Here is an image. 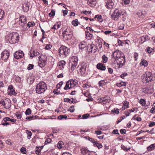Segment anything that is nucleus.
<instances>
[{
	"label": "nucleus",
	"instance_id": "nucleus-48",
	"mask_svg": "<svg viewBox=\"0 0 155 155\" xmlns=\"http://www.w3.org/2000/svg\"><path fill=\"white\" fill-rule=\"evenodd\" d=\"M31 110L30 108H28L25 112V114L26 115H30L31 113Z\"/></svg>",
	"mask_w": 155,
	"mask_h": 155
},
{
	"label": "nucleus",
	"instance_id": "nucleus-46",
	"mask_svg": "<svg viewBox=\"0 0 155 155\" xmlns=\"http://www.w3.org/2000/svg\"><path fill=\"white\" fill-rule=\"evenodd\" d=\"M111 112L117 114L119 113V109L117 108H114L111 110Z\"/></svg>",
	"mask_w": 155,
	"mask_h": 155
},
{
	"label": "nucleus",
	"instance_id": "nucleus-64",
	"mask_svg": "<svg viewBox=\"0 0 155 155\" xmlns=\"http://www.w3.org/2000/svg\"><path fill=\"white\" fill-rule=\"evenodd\" d=\"M52 47V45L50 44L47 45L45 46V48L46 49L49 50Z\"/></svg>",
	"mask_w": 155,
	"mask_h": 155
},
{
	"label": "nucleus",
	"instance_id": "nucleus-54",
	"mask_svg": "<svg viewBox=\"0 0 155 155\" xmlns=\"http://www.w3.org/2000/svg\"><path fill=\"white\" fill-rule=\"evenodd\" d=\"M120 64H118V63H117V64L119 65L118 67V68H120L122 67V66L125 63V62L124 63V61L122 62L121 60H119Z\"/></svg>",
	"mask_w": 155,
	"mask_h": 155
},
{
	"label": "nucleus",
	"instance_id": "nucleus-13",
	"mask_svg": "<svg viewBox=\"0 0 155 155\" xmlns=\"http://www.w3.org/2000/svg\"><path fill=\"white\" fill-rule=\"evenodd\" d=\"M143 91L146 94H151L153 92V86L150 85L147 86L143 89Z\"/></svg>",
	"mask_w": 155,
	"mask_h": 155
},
{
	"label": "nucleus",
	"instance_id": "nucleus-56",
	"mask_svg": "<svg viewBox=\"0 0 155 155\" xmlns=\"http://www.w3.org/2000/svg\"><path fill=\"white\" fill-rule=\"evenodd\" d=\"M89 116H90L89 114H83L82 115V118L83 119H87Z\"/></svg>",
	"mask_w": 155,
	"mask_h": 155
},
{
	"label": "nucleus",
	"instance_id": "nucleus-47",
	"mask_svg": "<svg viewBox=\"0 0 155 155\" xmlns=\"http://www.w3.org/2000/svg\"><path fill=\"white\" fill-rule=\"evenodd\" d=\"M63 142L60 141L58 142L57 144V147L59 149H61L62 147Z\"/></svg>",
	"mask_w": 155,
	"mask_h": 155
},
{
	"label": "nucleus",
	"instance_id": "nucleus-26",
	"mask_svg": "<svg viewBox=\"0 0 155 155\" xmlns=\"http://www.w3.org/2000/svg\"><path fill=\"white\" fill-rule=\"evenodd\" d=\"M147 14V12L145 11L142 10V11H140L137 13V15L139 16H145Z\"/></svg>",
	"mask_w": 155,
	"mask_h": 155
},
{
	"label": "nucleus",
	"instance_id": "nucleus-2",
	"mask_svg": "<svg viewBox=\"0 0 155 155\" xmlns=\"http://www.w3.org/2000/svg\"><path fill=\"white\" fill-rule=\"evenodd\" d=\"M47 89V86L44 82H41L36 86L35 91L38 94L44 93Z\"/></svg>",
	"mask_w": 155,
	"mask_h": 155
},
{
	"label": "nucleus",
	"instance_id": "nucleus-32",
	"mask_svg": "<svg viewBox=\"0 0 155 155\" xmlns=\"http://www.w3.org/2000/svg\"><path fill=\"white\" fill-rule=\"evenodd\" d=\"M94 146L97 147L98 149L101 148L103 147L101 143H98L97 141H96L95 144H94Z\"/></svg>",
	"mask_w": 155,
	"mask_h": 155
},
{
	"label": "nucleus",
	"instance_id": "nucleus-31",
	"mask_svg": "<svg viewBox=\"0 0 155 155\" xmlns=\"http://www.w3.org/2000/svg\"><path fill=\"white\" fill-rule=\"evenodd\" d=\"M96 45L100 49L102 47V42L101 40H99L96 42Z\"/></svg>",
	"mask_w": 155,
	"mask_h": 155
},
{
	"label": "nucleus",
	"instance_id": "nucleus-49",
	"mask_svg": "<svg viewBox=\"0 0 155 155\" xmlns=\"http://www.w3.org/2000/svg\"><path fill=\"white\" fill-rule=\"evenodd\" d=\"M67 118V116L65 115H60V116H59L58 117V119L60 120H62V119H63V118L66 119Z\"/></svg>",
	"mask_w": 155,
	"mask_h": 155
},
{
	"label": "nucleus",
	"instance_id": "nucleus-33",
	"mask_svg": "<svg viewBox=\"0 0 155 155\" xmlns=\"http://www.w3.org/2000/svg\"><path fill=\"white\" fill-rule=\"evenodd\" d=\"M94 18H97V20L100 22H102L103 21L102 16L101 15H96Z\"/></svg>",
	"mask_w": 155,
	"mask_h": 155
},
{
	"label": "nucleus",
	"instance_id": "nucleus-10",
	"mask_svg": "<svg viewBox=\"0 0 155 155\" xmlns=\"http://www.w3.org/2000/svg\"><path fill=\"white\" fill-rule=\"evenodd\" d=\"M39 57V61L38 62V65L41 68L44 67L46 63L47 58L45 55H42Z\"/></svg>",
	"mask_w": 155,
	"mask_h": 155
},
{
	"label": "nucleus",
	"instance_id": "nucleus-61",
	"mask_svg": "<svg viewBox=\"0 0 155 155\" xmlns=\"http://www.w3.org/2000/svg\"><path fill=\"white\" fill-rule=\"evenodd\" d=\"M94 133L97 135H99L101 134L102 132L100 130H96L95 131Z\"/></svg>",
	"mask_w": 155,
	"mask_h": 155
},
{
	"label": "nucleus",
	"instance_id": "nucleus-28",
	"mask_svg": "<svg viewBox=\"0 0 155 155\" xmlns=\"http://www.w3.org/2000/svg\"><path fill=\"white\" fill-rule=\"evenodd\" d=\"M61 26V23L60 22L57 23L52 28V29H58L60 28Z\"/></svg>",
	"mask_w": 155,
	"mask_h": 155
},
{
	"label": "nucleus",
	"instance_id": "nucleus-44",
	"mask_svg": "<svg viewBox=\"0 0 155 155\" xmlns=\"http://www.w3.org/2000/svg\"><path fill=\"white\" fill-rule=\"evenodd\" d=\"M36 117H37V116H29L26 117V119L27 120H32L35 119Z\"/></svg>",
	"mask_w": 155,
	"mask_h": 155
},
{
	"label": "nucleus",
	"instance_id": "nucleus-9",
	"mask_svg": "<svg viewBox=\"0 0 155 155\" xmlns=\"http://www.w3.org/2000/svg\"><path fill=\"white\" fill-rule=\"evenodd\" d=\"M0 104L6 109H8L11 107V103L10 100L6 98L0 101Z\"/></svg>",
	"mask_w": 155,
	"mask_h": 155
},
{
	"label": "nucleus",
	"instance_id": "nucleus-42",
	"mask_svg": "<svg viewBox=\"0 0 155 155\" xmlns=\"http://www.w3.org/2000/svg\"><path fill=\"white\" fill-rule=\"evenodd\" d=\"M110 100L108 98H104L102 100V102L104 104H106L109 102Z\"/></svg>",
	"mask_w": 155,
	"mask_h": 155
},
{
	"label": "nucleus",
	"instance_id": "nucleus-60",
	"mask_svg": "<svg viewBox=\"0 0 155 155\" xmlns=\"http://www.w3.org/2000/svg\"><path fill=\"white\" fill-rule=\"evenodd\" d=\"M34 66V65L30 64L28 65V66L27 68V69L28 70H30L31 69H32L33 68Z\"/></svg>",
	"mask_w": 155,
	"mask_h": 155
},
{
	"label": "nucleus",
	"instance_id": "nucleus-55",
	"mask_svg": "<svg viewBox=\"0 0 155 155\" xmlns=\"http://www.w3.org/2000/svg\"><path fill=\"white\" fill-rule=\"evenodd\" d=\"M105 82L104 80H101L99 82V84L100 86H102L103 85H105Z\"/></svg>",
	"mask_w": 155,
	"mask_h": 155
},
{
	"label": "nucleus",
	"instance_id": "nucleus-58",
	"mask_svg": "<svg viewBox=\"0 0 155 155\" xmlns=\"http://www.w3.org/2000/svg\"><path fill=\"white\" fill-rule=\"evenodd\" d=\"M16 116L17 117V118L18 119H20L21 120V118H22L21 117V114H16Z\"/></svg>",
	"mask_w": 155,
	"mask_h": 155
},
{
	"label": "nucleus",
	"instance_id": "nucleus-27",
	"mask_svg": "<svg viewBox=\"0 0 155 155\" xmlns=\"http://www.w3.org/2000/svg\"><path fill=\"white\" fill-rule=\"evenodd\" d=\"M149 40L148 36H142L140 38L141 43L142 44L145 41H148Z\"/></svg>",
	"mask_w": 155,
	"mask_h": 155
},
{
	"label": "nucleus",
	"instance_id": "nucleus-41",
	"mask_svg": "<svg viewBox=\"0 0 155 155\" xmlns=\"http://www.w3.org/2000/svg\"><path fill=\"white\" fill-rule=\"evenodd\" d=\"M139 103L143 106H144L146 104V101L143 99H141L140 100Z\"/></svg>",
	"mask_w": 155,
	"mask_h": 155
},
{
	"label": "nucleus",
	"instance_id": "nucleus-20",
	"mask_svg": "<svg viewBox=\"0 0 155 155\" xmlns=\"http://www.w3.org/2000/svg\"><path fill=\"white\" fill-rule=\"evenodd\" d=\"M69 84L70 85V88H72L74 87L77 84V82L76 81L73 80H71L69 81Z\"/></svg>",
	"mask_w": 155,
	"mask_h": 155
},
{
	"label": "nucleus",
	"instance_id": "nucleus-50",
	"mask_svg": "<svg viewBox=\"0 0 155 155\" xmlns=\"http://www.w3.org/2000/svg\"><path fill=\"white\" fill-rule=\"evenodd\" d=\"M20 151L21 153L23 154H25L26 153V149L24 147H22Z\"/></svg>",
	"mask_w": 155,
	"mask_h": 155
},
{
	"label": "nucleus",
	"instance_id": "nucleus-45",
	"mask_svg": "<svg viewBox=\"0 0 155 155\" xmlns=\"http://www.w3.org/2000/svg\"><path fill=\"white\" fill-rule=\"evenodd\" d=\"M94 46V45L88 44L87 46V49L88 51L90 52V51H91V49Z\"/></svg>",
	"mask_w": 155,
	"mask_h": 155
},
{
	"label": "nucleus",
	"instance_id": "nucleus-51",
	"mask_svg": "<svg viewBox=\"0 0 155 155\" xmlns=\"http://www.w3.org/2000/svg\"><path fill=\"white\" fill-rule=\"evenodd\" d=\"M129 102L127 101H125L123 104V106L124 107H126V108H128L129 106Z\"/></svg>",
	"mask_w": 155,
	"mask_h": 155
},
{
	"label": "nucleus",
	"instance_id": "nucleus-37",
	"mask_svg": "<svg viewBox=\"0 0 155 155\" xmlns=\"http://www.w3.org/2000/svg\"><path fill=\"white\" fill-rule=\"evenodd\" d=\"M5 13L4 11L0 9V20L3 18Z\"/></svg>",
	"mask_w": 155,
	"mask_h": 155
},
{
	"label": "nucleus",
	"instance_id": "nucleus-53",
	"mask_svg": "<svg viewBox=\"0 0 155 155\" xmlns=\"http://www.w3.org/2000/svg\"><path fill=\"white\" fill-rule=\"evenodd\" d=\"M97 48L94 45V46L92 48V49H91V51H90V52L94 53L96 51Z\"/></svg>",
	"mask_w": 155,
	"mask_h": 155
},
{
	"label": "nucleus",
	"instance_id": "nucleus-21",
	"mask_svg": "<svg viewBox=\"0 0 155 155\" xmlns=\"http://www.w3.org/2000/svg\"><path fill=\"white\" fill-rule=\"evenodd\" d=\"M97 68L99 69L102 71L105 70L106 69L105 66L103 64L101 63H98L97 65Z\"/></svg>",
	"mask_w": 155,
	"mask_h": 155
},
{
	"label": "nucleus",
	"instance_id": "nucleus-30",
	"mask_svg": "<svg viewBox=\"0 0 155 155\" xmlns=\"http://www.w3.org/2000/svg\"><path fill=\"white\" fill-rule=\"evenodd\" d=\"M155 148V143L151 144L147 148V150L149 151H151L153 150Z\"/></svg>",
	"mask_w": 155,
	"mask_h": 155
},
{
	"label": "nucleus",
	"instance_id": "nucleus-3",
	"mask_svg": "<svg viewBox=\"0 0 155 155\" xmlns=\"http://www.w3.org/2000/svg\"><path fill=\"white\" fill-rule=\"evenodd\" d=\"M112 56L116 61L124 60V63L125 62V59L123 54L118 50H117L113 52Z\"/></svg>",
	"mask_w": 155,
	"mask_h": 155
},
{
	"label": "nucleus",
	"instance_id": "nucleus-29",
	"mask_svg": "<svg viewBox=\"0 0 155 155\" xmlns=\"http://www.w3.org/2000/svg\"><path fill=\"white\" fill-rule=\"evenodd\" d=\"M148 64V63L147 61L144 59H142L140 63L141 65L144 66L145 67L147 66Z\"/></svg>",
	"mask_w": 155,
	"mask_h": 155
},
{
	"label": "nucleus",
	"instance_id": "nucleus-57",
	"mask_svg": "<svg viewBox=\"0 0 155 155\" xmlns=\"http://www.w3.org/2000/svg\"><path fill=\"white\" fill-rule=\"evenodd\" d=\"M91 13V11H82L81 13L84 14H85V15L87 14H90Z\"/></svg>",
	"mask_w": 155,
	"mask_h": 155
},
{
	"label": "nucleus",
	"instance_id": "nucleus-35",
	"mask_svg": "<svg viewBox=\"0 0 155 155\" xmlns=\"http://www.w3.org/2000/svg\"><path fill=\"white\" fill-rule=\"evenodd\" d=\"M126 85V83L124 82H120L119 83H117V86L119 87H121L123 86H125Z\"/></svg>",
	"mask_w": 155,
	"mask_h": 155
},
{
	"label": "nucleus",
	"instance_id": "nucleus-36",
	"mask_svg": "<svg viewBox=\"0 0 155 155\" xmlns=\"http://www.w3.org/2000/svg\"><path fill=\"white\" fill-rule=\"evenodd\" d=\"M85 35L86 37L87 38H91L92 37V34H90V33L88 31H85Z\"/></svg>",
	"mask_w": 155,
	"mask_h": 155
},
{
	"label": "nucleus",
	"instance_id": "nucleus-19",
	"mask_svg": "<svg viewBox=\"0 0 155 155\" xmlns=\"http://www.w3.org/2000/svg\"><path fill=\"white\" fill-rule=\"evenodd\" d=\"M33 54L31 53V52H30V54H29V55L30 57L33 58V57L35 56H39L40 53H39L37 50H34L33 51Z\"/></svg>",
	"mask_w": 155,
	"mask_h": 155
},
{
	"label": "nucleus",
	"instance_id": "nucleus-25",
	"mask_svg": "<svg viewBox=\"0 0 155 155\" xmlns=\"http://www.w3.org/2000/svg\"><path fill=\"white\" fill-rule=\"evenodd\" d=\"M81 151L82 153L83 154H85L89 153V151L87 148L82 147L81 149Z\"/></svg>",
	"mask_w": 155,
	"mask_h": 155
},
{
	"label": "nucleus",
	"instance_id": "nucleus-11",
	"mask_svg": "<svg viewBox=\"0 0 155 155\" xmlns=\"http://www.w3.org/2000/svg\"><path fill=\"white\" fill-rule=\"evenodd\" d=\"M62 34L65 39H69L72 36V31L70 30H65L63 31Z\"/></svg>",
	"mask_w": 155,
	"mask_h": 155
},
{
	"label": "nucleus",
	"instance_id": "nucleus-12",
	"mask_svg": "<svg viewBox=\"0 0 155 155\" xmlns=\"http://www.w3.org/2000/svg\"><path fill=\"white\" fill-rule=\"evenodd\" d=\"M78 59L76 57L73 56L71 59V70L72 71H74L76 68L78 63Z\"/></svg>",
	"mask_w": 155,
	"mask_h": 155
},
{
	"label": "nucleus",
	"instance_id": "nucleus-6",
	"mask_svg": "<svg viewBox=\"0 0 155 155\" xmlns=\"http://www.w3.org/2000/svg\"><path fill=\"white\" fill-rule=\"evenodd\" d=\"M87 66V64L84 62L78 66V72L81 76H85L86 74Z\"/></svg>",
	"mask_w": 155,
	"mask_h": 155
},
{
	"label": "nucleus",
	"instance_id": "nucleus-59",
	"mask_svg": "<svg viewBox=\"0 0 155 155\" xmlns=\"http://www.w3.org/2000/svg\"><path fill=\"white\" fill-rule=\"evenodd\" d=\"M130 0H124V3H122L123 5L124 6L125 5L128 4L130 2Z\"/></svg>",
	"mask_w": 155,
	"mask_h": 155
},
{
	"label": "nucleus",
	"instance_id": "nucleus-1",
	"mask_svg": "<svg viewBox=\"0 0 155 155\" xmlns=\"http://www.w3.org/2000/svg\"><path fill=\"white\" fill-rule=\"evenodd\" d=\"M19 24L20 26L23 28H27V26L28 28L34 26L35 23L33 21L29 22L27 24V18L24 15H22L20 17L19 20Z\"/></svg>",
	"mask_w": 155,
	"mask_h": 155
},
{
	"label": "nucleus",
	"instance_id": "nucleus-52",
	"mask_svg": "<svg viewBox=\"0 0 155 155\" xmlns=\"http://www.w3.org/2000/svg\"><path fill=\"white\" fill-rule=\"evenodd\" d=\"M55 12L54 10H52L50 13H49V15L50 16H52L55 15Z\"/></svg>",
	"mask_w": 155,
	"mask_h": 155
},
{
	"label": "nucleus",
	"instance_id": "nucleus-43",
	"mask_svg": "<svg viewBox=\"0 0 155 155\" xmlns=\"http://www.w3.org/2000/svg\"><path fill=\"white\" fill-rule=\"evenodd\" d=\"M26 133L28 135V138L30 139L31 137V136L32 135V133L30 131L27 130H26Z\"/></svg>",
	"mask_w": 155,
	"mask_h": 155
},
{
	"label": "nucleus",
	"instance_id": "nucleus-5",
	"mask_svg": "<svg viewBox=\"0 0 155 155\" xmlns=\"http://www.w3.org/2000/svg\"><path fill=\"white\" fill-rule=\"evenodd\" d=\"M8 35V40L10 43L14 44L19 39V35L17 32H14L11 33Z\"/></svg>",
	"mask_w": 155,
	"mask_h": 155
},
{
	"label": "nucleus",
	"instance_id": "nucleus-39",
	"mask_svg": "<svg viewBox=\"0 0 155 155\" xmlns=\"http://www.w3.org/2000/svg\"><path fill=\"white\" fill-rule=\"evenodd\" d=\"M154 50L151 48L148 47L146 48V51L148 53H151Z\"/></svg>",
	"mask_w": 155,
	"mask_h": 155
},
{
	"label": "nucleus",
	"instance_id": "nucleus-22",
	"mask_svg": "<svg viewBox=\"0 0 155 155\" xmlns=\"http://www.w3.org/2000/svg\"><path fill=\"white\" fill-rule=\"evenodd\" d=\"M87 3L91 7L95 6L96 4V0H88Z\"/></svg>",
	"mask_w": 155,
	"mask_h": 155
},
{
	"label": "nucleus",
	"instance_id": "nucleus-63",
	"mask_svg": "<svg viewBox=\"0 0 155 155\" xmlns=\"http://www.w3.org/2000/svg\"><path fill=\"white\" fill-rule=\"evenodd\" d=\"M150 112L151 113H155V106L152 107L150 110Z\"/></svg>",
	"mask_w": 155,
	"mask_h": 155
},
{
	"label": "nucleus",
	"instance_id": "nucleus-16",
	"mask_svg": "<svg viewBox=\"0 0 155 155\" xmlns=\"http://www.w3.org/2000/svg\"><path fill=\"white\" fill-rule=\"evenodd\" d=\"M114 3L112 0H106V7L108 9H111L114 6Z\"/></svg>",
	"mask_w": 155,
	"mask_h": 155
},
{
	"label": "nucleus",
	"instance_id": "nucleus-18",
	"mask_svg": "<svg viewBox=\"0 0 155 155\" xmlns=\"http://www.w3.org/2000/svg\"><path fill=\"white\" fill-rule=\"evenodd\" d=\"M1 57L3 60H5L8 58L9 54L7 51L3 52L1 54Z\"/></svg>",
	"mask_w": 155,
	"mask_h": 155
},
{
	"label": "nucleus",
	"instance_id": "nucleus-14",
	"mask_svg": "<svg viewBox=\"0 0 155 155\" xmlns=\"http://www.w3.org/2000/svg\"><path fill=\"white\" fill-rule=\"evenodd\" d=\"M24 55V53L21 50L16 51L14 53V56L16 59H20Z\"/></svg>",
	"mask_w": 155,
	"mask_h": 155
},
{
	"label": "nucleus",
	"instance_id": "nucleus-15",
	"mask_svg": "<svg viewBox=\"0 0 155 155\" xmlns=\"http://www.w3.org/2000/svg\"><path fill=\"white\" fill-rule=\"evenodd\" d=\"M8 90H9L8 91V94L10 95H15L17 93L15 92V88L12 85H10L8 87Z\"/></svg>",
	"mask_w": 155,
	"mask_h": 155
},
{
	"label": "nucleus",
	"instance_id": "nucleus-38",
	"mask_svg": "<svg viewBox=\"0 0 155 155\" xmlns=\"http://www.w3.org/2000/svg\"><path fill=\"white\" fill-rule=\"evenodd\" d=\"M103 61L104 63L107 62L108 60V58L105 56V55H103L102 57Z\"/></svg>",
	"mask_w": 155,
	"mask_h": 155
},
{
	"label": "nucleus",
	"instance_id": "nucleus-4",
	"mask_svg": "<svg viewBox=\"0 0 155 155\" xmlns=\"http://www.w3.org/2000/svg\"><path fill=\"white\" fill-rule=\"evenodd\" d=\"M124 15L122 10H119L118 8H115L113 12L111 15V18L114 21H118L121 15Z\"/></svg>",
	"mask_w": 155,
	"mask_h": 155
},
{
	"label": "nucleus",
	"instance_id": "nucleus-7",
	"mask_svg": "<svg viewBox=\"0 0 155 155\" xmlns=\"http://www.w3.org/2000/svg\"><path fill=\"white\" fill-rule=\"evenodd\" d=\"M153 76L152 73L150 72L147 71L145 74H143L142 78V82L144 83H147L153 80Z\"/></svg>",
	"mask_w": 155,
	"mask_h": 155
},
{
	"label": "nucleus",
	"instance_id": "nucleus-34",
	"mask_svg": "<svg viewBox=\"0 0 155 155\" xmlns=\"http://www.w3.org/2000/svg\"><path fill=\"white\" fill-rule=\"evenodd\" d=\"M72 25L74 26H77L78 24V20L77 19H76L73 20L72 22Z\"/></svg>",
	"mask_w": 155,
	"mask_h": 155
},
{
	"label": "nucleus",
	"instance_id": "nucleus-8",
	"mask_svg": "<svg viewBox=\"0 0 155 155\" xmlns=\"http://www.w3.org/2000/svg\"><path fill=\"white\" fill-rule=\"evenodd\" d=\"M60 54L67 56L70 52V48L64 46H61L58 49Z\"/></svg>",
	"mask_w": 155,
	"mask_h": 155
},
{
	"label": "nucleus",
	"instance_id": "nucleus-17",
	"mask_svg": "<svg viewBox=\"0 0 155 155\" xmlns=\"http://www.w3.org/2000/svg\"><path fill=\"white\" fill-rule=\"evenodd\" d=\"M30 4L28 3H24L22 6V10L24 12H27L29 10Z\"/></svg>",
	"mask_w": 155,
	"mask_h": 155
},
{
	"label": "nucleus",
	"instance_id": "nucleus-24",
	"mask_svg": "<svg viewBox=\"0 0 155 155\" xmlns=\"http://www.w3.org/2000/svg\"><path fill=\"white\" fill-rule=\"evenodd\" d=\"M135 110V108H133L131 109L128 110L125 112V114L126 117H128L130 113L134 112Z\"/></svg>",
	"mask_w": 155,
	"mask_h": 155
},
{
	"label": "nucleus",
	"instance_id": "nucleus-23",
	"mask_svg": "<svg viewBox=\"0 0 155 155\" xmlns=\"http://www.w3.org/2000/svg\"><path fill=\"white\" fill-rule=\"evenodd\" d=\"M86 45L87 44L85 41H82L80 43L79 45V48L81 49H83L86 47Z\"/></svg>",
	"mask_w": 155,
	"mask_h": 155
},
{
	"label": "nucleus",
	"instance_id": "nucleus-62",
	"mask_svg": "<svg viewBox=\"0 0 155 155\" xmlns=\"http://www.w3.org/2000/svg\"><path fill=\"white\" fill-rule=\"evenodd\" d=\"M120 133L122 134H126V130L125 129H121L120 130Z\"/></svg>",
	"mask_w": 155,
	"mask_h": 155
},
{
	"label": "nucleus",
	"instance_id": "nucleus-40",
	"mask_svg": "<svg viewBox=\"0 0 155 155\" xmlns=\"http://www.w3.org/2000/svg\"><path fill=\"white\" fill-rule=\"evenodd\" d=\"M69 83V81L66 82V85L64 88V90H67L68 89L71 88H70Z\"/></svg>",
	"mask_w": 155,
	"mask_h": 155
}]
</instances>
